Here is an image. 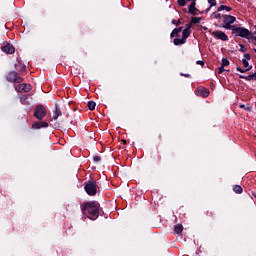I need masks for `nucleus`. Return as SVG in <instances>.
<instances>
[{
	"instance_id": "nucleus-22",
	"label": "nucleus",
	"mask_w": 256,
	"mask_h": 256,
	"mask_svg": "<svg viewBox=\"0 0 256 256\" xmlns=\"http://www.w3.org/2000/svg\"><path fill=\"white\" fill-rule=\"evenodd\" d=\"M28 96L24 95L20 97V102L22 103V105H29V101H27Z\"/></svg>"
},
{
	"instance_id": "nucleus-5",
	"label": "nucleus",
	"mask_w": 256,
	"mask_h": 256,
	"mask_svg": "<svg viewBox=\"0 0 256 256\" xmlns=\"http://www.w3.org/2000/svg\"><path fill=\"white\" fill-rule=\"evenodd\" d=\"M46 115H47V109H45V106L38 105L35 107L34 117L37 118L39 121H43Z\"/></svg>"
},
{
	"instance_id": "nucleus-39",
	"label": "nucleus",
	"mask_w": 256,
	"mask_h": 256,
	"mask_svg": "<svg viewBox=\"0 0 256 256\" xmlns=\"http://www.w3.org/2000/svg\"><path fill=\"white\" fill-rule=\"evenodd\" d=\"M195 25L199 24V22H193Z\"/></svg>"
},
{
	"instance_id": "nucleus-34",
	"label": "nucleus",
	"mask_w": 256,
	"mask_h": 256,
	"mask_svg": "<svg viewBox=\"0 0 256 256\" xmlns=\"http://www.w3.org/2000/svg\"><path fill=\"white\" fill-rule=\"evenodd\" d=\"M184 77H191L190 74H182Z\"/></svg>"
},
{
	"instance_id": "nucleus-13",
	"label": "nucleus",
	"mask_w": 256,
	"mask_h": 256,
	"mask_svg": "<svg viewBox=\"0 0 256 256\" xmlns=\"http://www.w3.org/2000/svg\"><path fill=\"white\" fill-rule=\"evenodd\" d=\"M61 115H62L61 108H59V106H56L51 121H57V119H59V117H61Z\"/></svg>"
},
{
	"instance_id": "nucleus-1",
	"label": "nucleus",
	"mask_w": 256,
	"mask_h": 256,
	"mask_svg": "<svg viewBox=\"0 0 256 256\" xmlns=\"http://www.w3.org/2000/svg\"><path fill=\"white\" fill-rule=\"evenodd\" d=\"M82 213L86 215L88 219L95 221L99 217V203L98 202H87L82 206Z\"/></svg>"
},
{
	"instance_id": "nucleus-35",
	"label": "nucleus",
	"mask_w": 256,
	"mask_h": 256,
	"mask_svg": "<svg viewBox=\"0 0 256 256\" xmlns=\"http://www.w3.org/2000/svg\"><path fill=\"white\" fill-rule=\"evenodd\" d=\"M209 11H211V7L206 9V13H209Z\"/></svg>"
},
{
	"instance_id": "nucleus-10",
	"label": "nucleus",
	"mask_w": 256,
	"mask_h": 256,
	"mask_svg": "<svg viewBox=\"0 0 256 256\" xmlns=\"http://www.w3.org/2000/svg\"><path fill=\"white\" fill-rule=\"evenodd\" d=\"M249 61H251V54H244V58L242 59V63L246 69V71H251L252 66H249Z\"/></svg>"
},
{
	"instance_id": "nucleus-23",
	"label": "nucleus",
	"mask_w": 256,
	"mask_h": 256,
	"mask_svg": "<svg viewBox=\"0 0 256 256\" xmlns=\"http://www.w3.org/2000/svg\"><path fill=\"white\" fill-rule=\"evenodd\" d=\"M15 69H17V71H25V65L21 63L15 64Z\"/></svg>"
},
{
	"instance_id": "nucleus-11",
	"label": "nucleus",
	"mask_w": 256,
	"mask_h": 256,
	"mask_svg": "<svg viewBox=\"0 0 256 256\" xmlns=\"http://www.w3.org/2000/svg\"><path fill=\"white\" fill-rule=\"evenodd\" d=\"M1 50L3 53H7L8 55H13L15 53V47L11 44H6L5 46H2Z\"/></svg>"
},
{
	"instance_id": "nucleus-7",
	"label": "nucleus",
	"mask_w": 256,
	"mask_h": 256,
	"mask_svg": "<svg viewBox=\"0 0 256 256\" xmlns=\"http://www.w3.org/2000/svg\"><path fill=\"white\" fill-rule=\"evenodd\" d=\"M7 81L10 83H23V78L16 71H12L7 75Z\"/></svg>"
},
{
	"instance_id": "nucleus-25",
	"label": "nucleus",
	"mask_w": 256,
	"mask_h": 256,
	"mask_svg": "<svg viewBox=\"0 0 256 256\" xmlns=\"http://www.w3.org/2000/svg\"><path fill=\"white\" fill-rule=\"evenodd\" d=\"M208 3L210 7H215V5H217V0H208Z\"/></svg>"
},
{
	"instance_id": "nucleus-24",
	"label": "nucleus",
	"mask_w": 256,
	"mask_h": 256,
	"mask_svg": "<svg viewBox=\"0 0 256 256\" xmlns=\"http://www.w3.org/2000/svg\"><path fill=\"white\" fill-rule=\"evenodd\" d=\"M222 67H229V60L227 58L222 59Z\"/></svg>"
},
{
	"instance_id": "nucleus-36",
	"label": "nucleus",
	"mask_w": 256,
	"mask_h": 256,
	"mask_svg": "<svg viewBox=\"0 0 256 256\" xmlns=\"http://www.w3.org/2000/svg\"><path fill=\"white\" fill-rule=\"evenodd\" d=\"M245 77H247V76H245V75H240V79H245Z\"/></svg>"
},
{
	"instance_id": "nucleus-31",
	"label": "nucleus",
	"mask_w": 256,
	"mask_h": 256,
	"mask_svg": "<svg viewBox=\"0 0 256 256\" xmlns=\"http://www.w3.org/2000/svg\"><path fill=\"white\" fill-rule=\"evenodd\" d=\"M196 63H197V65H205V62H203L201 60H198Z\"/></svg>"
},
{
	"instance_id": "nucleus-28",
	"label": "nucleus",
	"mask_w": 256,
	"mask_h": 256,
	"mask_svg": "<svg viewBox=\"0 0 256 256\" xmlns=\"http://www.w3.org/2000/svg\"><path fill=\"white\" fill-rule=\"evenodd\" d=\"M245 80L246 81H253V74L246 76Z\"/></svg>"
},
{
	"instance_id": "nucleus-29",
	"label": "nucleus",
	"mask_w": 256,
	"mask_h": 256,
	"mask_svg": "<svg viewBox=\"0 0 256 256\" xmlns=\"http://www.w3.org/2000/svg\"><path fill=\"white\" fill-rule=\"evenodd\" d=\"M225 71V66H220L218 73H223Z\"/></svg>"
},
{
	"instance_id": "nucleus-9",
	"label": "nucleus",
	"mask_w": 256,
	"mask_h": 256,
	"mask_svg": "<svg viewBox=\"0 0 256 256\" xmlns=\"http://www.w3.org/2000/svg\"><path fill=\"white\" fill-rule=\"evenodd\" d=\"M212 35L215 39H220V41H229V36L223 31H214L212 32Z\"/></svg>"
},
{
	"instance_id": "nucleus-12",
	"label": "nucleus",
	"mask_w": 256,
	"mask_h": 256,
	"mask_svg": "<svg viewBox=\"0 0 256 256\" xmlns=\"http://www.w3.org/2000/svg\"><path fill=\"white\" fill-rule=\"evenodd\" d=\"M47 127H49V123L45 121L35 122L32 125V129H47Z\"/></svg>"
},
{
	"instance_id": "nucleus-20",
	"label": "nucleus",
	"mask_w": 256,
	"mask_h": 256,
	"mask_svg": "<svg viewBox=\"0 0 256 256\" xmlns=\"http://www.w3.org/2000/svg\"><path fill=\"white\" fill-rule=\"evenodd\" d=\"M231 7H229V6H225V5H221V6H219L218 7V12H221V11H227V12H229V11H231Z\"/></svg>"
},
{
	"instance_id": "nucleus-38",
	"label": "nucleus",
	"mask_w": 256,
	"mask_h": 256,
	"mask_svg": "<svg viewBox=\"0 0 256 256\" xmlns=\"http://www.w3.org/2000/svg\"><path fill=\"white\" fill-rule=\"evenodd\" d=\"M179 23H181V20H178V21L176 22V25H179Z\"/></svg>"
},
{
	"instance_id": "nucleus-30",
	"label": "nucleus",
	"mask_w": 256,
	"mask_h": 256,
	"mask_svg": "<svg viewBox=\"0 0 256 256\" xmlns=\"http://www.w3.org/2000/svg\"><path fill=\"white\" fill-rule=\"evenodd\" d=\"M237 69V71H239L240 73H245V71H247V69H242V68H239V67H237L236 68Z\"/></svg>"
},
{
	"instance_id": "nucleus-26",
	"label": "nucleus",
	"mask_w": 256,
	"mask_h": 256,
	"mask_svg": "<svg viewBox=\"0 0 256 256\" xmlns=\"http://www.w3.org/2000/svg\"><path fill=\"white\" fill-rule=\"evenodd\" d=\"M214 19H221V14L217 13V12H213L212 13Z\"/></svg>"
},
{
	"instance_id": "nucleus-15",
	"label": "nucleus",
	"mask_w": 256,
	"mask_h": 256,
	"mask_svg": "<svg viewBox=\"0 0 256 256\" xmlns=\"http://www.w3.org/2000/svg\"><path fill=\"white\" fill-rule=\"evenodd\" d=\"M189 35H191V30H189V28L184 29L182 32V39H184V41H187Z\"/></svg>"
},
{
	"instance_id": "nucleus-27",
	"label": "nucleus",
	"mask_w": 256,
	"mask_h": 256,
	"mask_svg": "<svg viewBox=\"0 0 256 256\" xmlns=\"http://www.w3.org/2000/svg\"><path fill=\"white\" fill-rule=\"evenodd\" d=\"M93 161H94V163H99V161H101V157L100 156H94Z\"/></svg>"
},
{
	"instance_id": "nucleus-21",
	"label": "nucleus",
	"mask_w": 256,
	"mask_h": 256,
	"mask_svg": "<svg viewBox=\"0 0 256 256\" xmlns=\"http://www.w3.org/2000/svg\"><path fill=\"white\" fill-rule=\"evenodd\" d=\"M87 106L90 111H94L95 107H97V104L94 101H89Z\"/></svg>"
},
{
	"instance_id": "nucleus-6",
	"label": "nucleus",
	"mask_w": 256,
	"mask_h": 256,
	"mask_svg": "<svg viewBox=\"0 0 256 256\" xmlns=\"http://www.w3.org/2000/svg\"><path fill=\"white\" fill-rule=\"evenodd\" d=\"M86 193L90 196L97 195V182L96 181H88V183L84 187Z\"/></svg>"
},
{
	"instance_id": "nucleus-32",
	"label": "nucleus",
	"mask_w": 256,
	"mask_h": 256,
	"mask_svg": "<svg viewBox=\"0 0 256 256\" xmlns=\"http://www.w3.org/2000/svg\"><path fill=\"white\" fill-rule=\"evenodd\" d=\"M172 25H177V21H175V19L172 20Z\"/></svg>"
},
{
	"instance_id": "nucleus-19",
	"label": "nucleus",
	"mask_w": 256,
	"mask_h": 256,
	"mask_svg": "<svg viewBox=\"0 0 256 256\" xmlns=\"http://www.w3.org/2000/svg\"><path fill=\"white\" fill-rule=\"evenodd\" d=\"M182 29H183L182 27L175 28V29L171 32L170 37H175L176 35H179V33H181Z\"/></svg>"
},
{
	"instance_id": "nucleus-40",
	"label": "nucleus",
	"mask_w": 256,
	"mask_h": 256,
	"mask_svg": "<svg viewBox=\"0 0 256 256\" xmlns=\"http://www.w3.org/2000/svg\"><path fill=\"white\" fill-rule=\"evenodd\" d=\"M240 107H245L244 105H241Z\"/></svg>"
},
{
	"instance_id": "nucleus-16",
	"label": "nucleus",
	"mask_w": 256,
	"mask_h": 256,
	"mask_svg": "<svg viewBox=\"0 0 256 256\" xmlns=\"http://www.w3.org/2000/svg\"><path fill=\"white\" fill-rule=\"evenodd\" d=\"M174 231H175V233H177V235L183 233V225H181V224H176V225L174 226Z\"/></svg>"
},
{
	"instance_id": "nucleus-8",
	"label": "nucleus",
	"mask_w": 256,
	"mask_h": 256,
	"mask_svg": "<svg viewBox=\"0 0 256 256\" xmlns=\"http://www.w3.org/2000/svg\"><path fill=\"white\" fill-rule=\"evenodd\" d=\"M15 91L18 93H29V91H31V86L27 83L19 84L16 86Z\"/></svg>"
},
{
	"instance_id": "nucleus-17",
	"label": "nucleus",
	"mask_w": 256,
	"mask_h": 256,
	"mask_svg": "<svg viewBox=\"0 0 256 256\" xmlns=\"http://www.w3.org/2000/svg\"><path fill=\"white\" fill-rule=\"evenodd\" d=\"M173 43L174 45H185L186 40L183 38H175Z\"/></svg>"
},
{
	"instance_id": "nucleus-37",
	"label": "nucleus",
	"mask_w": 256,
	"mask_h": 256,
	"mask_svg": "<svg viewBox=\"0 0 256 256\" xmlns=\"http://www.w3.org/2000/svg\"><path fill=\"white\" fill-rule=\"evenodd\" d=\"M241 49H240V51H242L243 53H245V50H243V45H241Z\"/></svg>"
},
{
	"instance_id": "nucleus-4",
	"label": "nucleus",
	"mask_w": 256,
	"mask_h": 256,
	"mask_svg": "<svg viewBox=\"0 0 256 256\" xmlns=\"http://www.w3.org/2000/svg\"><path fill=\"white\" fill-rule=\"evenodd\" d=\"M223 19V29H227L228 31H232V29L235 27V25H233V23H235V21H237V18H235V16H231V15H223L222 16Z\"/></svg>"
},
{
	"instance_id": "nucleus-2",
	"label": "nucleus",
	"mask_w": 256,
	"mask_h": 256,
	"mask_svg": "<svg viewBox=\"0 0 256 256\" xmlns=\"http://www.w3.org/2000/svg\"><path fill=\"white\" fill-rule=\"evenodd\" d=\"M177 3L180 7H185L187 3H190L188 13L191 15H197V0H177Z\"/></svg>"
},
{
	"instance_id": "nucleus-14",
	"label": "nucleus",
	"mask_w": 256,
	"mask_h": 256,
	"mask_svg": "<svg viewBox=\"0 0 256 256\" xmlns=\"http://www.w3.org/2000/svg\"><path fill=\"white\" fill-rule=\"evenodd\" d=\"M197 92L202 96V97H209V89L207 88H198Z\"/></svg>"
},
{
	"instance_id": "nucleus-3",
	"label": "nucleus",
	"mask_w": 256,
	"mask_h": 256,
	"mask_svg": "<svg viewBox=\"0 0 256 256\" xmlns=\"http://www.w3.org/2000/svg\"><path fill=\"white\" fill-rule=\"evenodd\" d=\"M233 35H236V37H242L244 39H251V31L249 29L244 28V27H237L234 26L231 29Z\"/></svg>"
},
{
	"instance_id": "nucleus-33",
	"label": "nucleus",
	"mask_w": 256,
	"mask_h": 256,
	"mask_svg": "<svg viewBox=\"0 0 256 256\" xmlns=\"http://www.w3.org/2000/svg\"><path fill=\"white\" fill-rule=\"evenodd\" d=\"M253 80L256 81V73L252 74Z\"/></svg>"
},
{
	"instance_id": "nucleus-18",
	"label": "nucleus",
	"mask_w": 256,
	"mask_h": 256,
	"mask_svg": "<svg viewBox=\"0 0 256 256\" xmlns=\"http://www.w3.org/2000/svg\"><path fill=\"white\" fill-rule=\"evenodd\" d=\"M233 191H234V193H237L238 195H241V193H243V188L240 185H235L233 187Z\"/></svg>"
}]
</instances>
